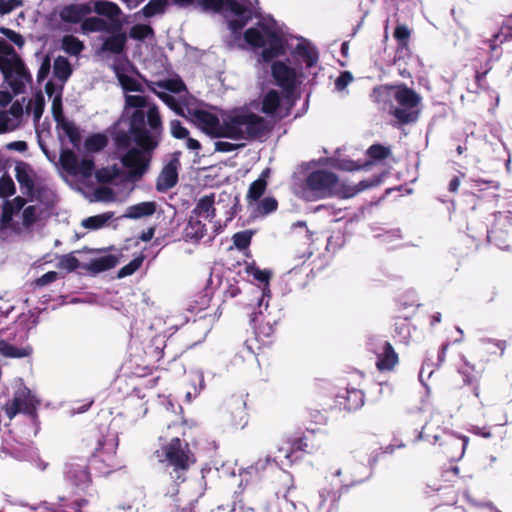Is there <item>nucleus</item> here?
Returning a JSON list of instances; mask_svg holds the SVG:
<instances>
[{
	"mask_svg": "<svg viewBox=\"0 0 512 512\" xmlns=\"http://www.w3.org/2000/svg\"><path fill=\"white\" fill-rule=\"evenodd\" d=\"M162 131L158 107L148 97L125 96V116L115 126L113 142L115 158L120 160L129 179L137 181L148 171Z\"/></svg>",
	"mask_w": 512,
	"mask_h": 512,
	"instance_id": "nucleus-1",
	"label": "nucleus"
},
{
	"mask_svg": "<svg viewBox=\"0 0 512 512\" xmlns=\"http://www.w3.org/2000/svg\"><path fill=\"white\" fill-rule=\"evenodd\" d=\"M372 98L383 110L389 109L400 124L413 123L418 119L417 106L421 97L405 85L377 87L373 90Z\"/></svg>",
	"mask_w": 512,
	"mask_h": 512,
	"instance_id": "nucleus-2",
	"label": "nucleus"
},
{
	"mask_svg": "<svg viewBox=\"0 0 512 512\" xmlns=\"http://www.w3.org/2000/svg\"><path fill=\"white\" fill-rule=\"evenodd\" d=\"M226 138L253 140L262 137L268 124L265 118L248 109H236L225 116Z\"/></svg>",
	"mask_w": 512,
	"mask_h": 512,
	"instance_id": "nucleus-3",
	"label": "nucleus"
},
{
	"mask_svg": "<svg viewBox=\"0 0 512 512\" xmlns=\"http://www.w3.org/2000/svg\"><path fill=\"white\" fill-rule=\"evenodd\" d=\"M441 413L434 410L431 413V418L423 426L422 431L419 432L417 440L429 441L431 444L439 443V445H446L444 452L452 459H461L465 453L468 444L466 436L457 437L446 429L441 428Z\"/></svg>",
	"mask_w": 512,
	"mask_h": 512,
	"instance_id": "nucleus-4",
	"label": "nucleus"
},
{
	"mask_svg": "<svg viewBox=\"0 0 512 512\" xmlns=\"http://www.w3.org/2000/svg\"><path fill=\"white\" fill-rule=\"evenodd\" d=\"M196 2L204 11L218 12L231 17L228 25L234 33L241 30L253 17L255 5L258 4V0H249L247 3L242 0H196Z\"/></svg>",
	"mask_w": 512,
	"mask_h": 512,
	"instance_id": "nucleus-5",
	"label": "nucleus"
},
{
	"mask_svg": "<svg viewBox=\"0 0 512 512\" xmlns=\"http://www.w3.org/2000/svg\"><path fill=\"white\" fill-rule=\"evenodd\" d=\"M245 42L253 48H262L259 61L269 63L273 59L285 54L286 42L276 31L262 24L250 27L244 33Z\"/></svg>",
	"mask_w": 512,
	"mask_h": 512,
	"instance_id": "nucleus-6",
	"label": "nucleus"
},
{
	"mask_svg": "<svg viewBox=\"0 0 512 512\" xmlns=\"http://www.w3.org/2000/svg\"><path fill=\"white\" fill-rule=\"evenodd\" d=\"M5 44L0 40V71L4 80L8 83L15 94L25 91L26 85L32 81V76L23 61L13 52L3 55Z\"/></svg>",
	"mask_w": 512,
	"mask_h": 512,
	"instance_id": "nucleus-7",
	"label": "nucleus"
},
{
	"mask_svg": "<svg viewBox=\"0 0 512 512\" xmlns=\"http://www.w3.org/2000/svg\"><path fill=\"white\" fill-rule=\"evenodd\" d=\"M164 453L166 460L173 467V471L170 472L171 479L184 481V472L190 463L194 462L188 444L175 437L164 448Z\"/></svg>",
	"mask_w": 512,
	"mask_h": 512,
	"instance_id": "nucleus-8",
	"label": "nucleus"
},
{
	"mask_svg": "<svg viewBox=\"0 0 512 512\" xmlns=\"http://www.w3.org/2000/svg\"><path fill=\"white\" fill-rule=\"evenodd\" d=\"M280 320V311H269L268 295L265 290L261 292V298L257 302V311L251 314V323L254 326L257 337L269 338L274 333V326Z\"/></svg>",
	"mask_w": 512,
	"mask_h": 512,
	"instance_id": "nucleus-9",
	"label": "nucleus"
},
{
	"mask_svg": "<svg viewBox=\"0 0 512 512\" xmlns=\"http://www.w3.org/2000/svg\"><path fill=\"white\" fill-rule=\"evenodd\" d=\"M117 446L118 439L115 434L108 435L99 441V447L96 449L91 463L100 474L106 476L121 467L115 455Z\"/></svg>",
	"mask_w": 512,
	"mask_h": 512,
	"instance_id": "nucleus-10",
	"label": "nucleus"
},
{
	"mask_svg": "<svg viewBox=\"0 0 512 512\" xmlns=\"http://www.w3.org/2000/svg\"><path fill=\"white\" fill-rule=\"evenodd\" d=\"M64 478L67 486L75 494H89L91 478L84 459H72L65 464Z\"/></svg>",
	"mask_w": 512,
	"mask_h": 512,
	"instance_id": "nucleus-11",
	"label": "nucleus"
},
{
	"mask_svg": "<svg viewBox=\"0 0 512 512\" xmlns=\"http://www.w3.org/2000/svg\"><path fill=\"white\" fill-rule=\"evenodd\" d=\"M338 177L328 170H315L311 172L306 180V188L319 198L332 196L337 189Z\"/></svg>",
	"mask_w": 512,
	"mask_h": 512,
	"instance_id": "nucleus-12",
	"label": "nucleus"
},
{
	"mask_svg": "<svg viewBox=\"0 0 512 512\" xmlns=\"http://www.w3.org/2000/svg\"><path fill=\"white\" fill-rule=\"evenodd\" d=\"M278 478L284 486V490H278L275 498L269 500L264 506V512H294L296 504L288 499L290 490L294 488L293 477L287 471L280 469Z\"/></svg>",
	"mask_w": 512,
	"mask_h": 512,
	"instance_id": "nucleus-13",
	"label": "nucleus"
},
{
	"mask_svg": "<svg viewBox=\"0 0 512 512\" xmlns=\"http://www.w3.org/2000/svg\"><path fill=\"white\" fill-rule=\"evenodd\" d=\"M60 162L68 174L79 177L84 182L90 180L95 172V163L92 158L79 159L72 150L63 151Z\"/></svg>",
	"mask_w": 512,
	"mask_h": 512,
	"instance_id": "nucleus-14",
	"label": "nucleus"
},
{
	"mask_svg": "<svg viewBox=\"0 0 512 512\" xmlns=\"http://www.w3.org/2000/svg\"><path fill=\"white\" fill-rule=\"evenodd\" d=\"M488 239L500 249L512 247V213L498 212L492 228L487 232Z\"/></svg>",
	"mask_w": 512,
	"mask_h": 512,
	"instance_id": "nucleus-15",
	"label": "nucleus"
},
{
	"mask_svg": "<svg viewBox=\"0 0 512 512\" xmlns=\"http://www.w3.org/2000/svg\"><path fill=\"white\" fill-rule=\"evenodd\" d=\"M37 404L38 401L31 391L27 387L21 386L15 392L13 400L5 405L4 411L10 420L18 413L32 416L36 411Z\"/></svg>",
	"mask_w": 512,
	"mask_h": 512,
	"instance_id": "nucleus-16",
	"label": "nucleus"
},
{
	"mask_svg": "<svg viewBox=\"0 0 512 512\" xmlns=\"http://www.w3.org/2000/svg\"><path fill=\"white\" fill-rule=\"evenodd\" d=\"M149 89L155 93L170 109L179 113L181 107L178 101L175 99L171 93H179L185 89L184 82L177 79H166L158 82H152L149 85Z\"/></svg>",
	"mask_w": 512,
	"mask_h": 512,
	"instance_id": "nucleus-17",
	"label": "nucleus"
},
{
	"mask_svg": "<svg viewBox=\"0 0 512 512\" xmlns=\"http://www.w3.org/2000/svg\"><path fill=\"white\" fill-rule=\"evenodd\" d=\"M94 11L98 15L109 18V32H119L122 30L125 21L121 19L122 10L116 3L106 0H97L94 2Z\"/></svg>",
	"mask_w": 512,
	"mask_h": 512,
	"instance_id": "nucleus-18",
	"label": "nucleus"
},
{
	"mask_svg": "<svg viewBox=\"0 0 512 512\" xmlns=\"http://www.w3.org/2000/svg\"><path fill=\"white\" fill-rule=\"evenodd\" d=\"M195 123L213 137H225V117L221 123L217 116L204 110H196L193 114Z\"/></svg>",
	"mask_w": 512,
	"mask_h": 512,
	"instance_id": "nucleus-19",
	"label": "nucleus"
},
{
	"mask_svg": "<svg viewBox=\"0 0 512 512\" xmlns=\"http://www.w3.org/2000/svg\"><path fill=\"white\" fill-rule=\"evenodd\" d=\"M272 76L277 85L285 90L288 97H291L298 84L295 70L284 62L277 61L272 65Z\"/></svg>",
	"mask_w": 512,
	"mask_h": 512,
	"instance_id": "nucleus-20",
	"label": "nucleus"
},
{
	"mask_svg": "<svg viewBox=\"0 0 512 512\" xmlns=\"http://www.w3.org/2000/svg\"><path fill=\"white\" fill-rule=\"evenodd\" d=\"M371 350L376 353V367L381 372L392 371L399 362L398 354L388 341L382 343L381 350L376 349L372 344Z\"/></svg>",
	"mask_w": 512,
	"mask_h": 512,
	"instance_id": "nucleus-21",
	"label": "nucleus"
},
{
	"mask_svg": "<svg viewBox=\"0 0 512 512\" xmlns=\"http://www.w3.org/2000/svg\"><path fill=\"white\" fill-rule=\"evenodd\" d=\"M91 12L92 8L88 3L70 4L60 11V18L67 23H82Z\"/></svg>",
	"mask_w": 512,
	"mask_h": 512,
	"instance_id": "nucleus-22",
	"label": "nucleus"
},
{
	"mask_svg": "<svg viewBox=\"0 0 512 512\" xmlns=\"http://www.w3.org/2000/svg\"><path fill=\"white\" fill-rule=\"evenodd\" d=\"M177 164V160L170 161L163 168L156 183V188L158 191L165 192L176 185L178 181Z\"/></svg>",
	"mask_w": 512,
	"mask_h": 512,
	"instance_id": "nucleus-23",
	"label": "nucleus"
},
{
	"mask_svg": "<svg viewBox=\"0 0 512 512\" xmlns=\"http://www.w3.org/2000/svg\"><path fill=\"white\" fill-rule=\"evenodd\" d=\"M112 35L106 38L101 47L100 51L102 52H110L113 54H120L123 52L126 42H127V35L125 32L119 31V32H111Z\"/></svg>",
	"mask_w": 512,
	"mask_h": 512,
	"instance_id": "nucleus-24",
	"label": "nucleus"
},
{
	"mask_svg": "<svg viewBox=\"0 0 512 512\" xmlns=\"http://www.w3.org/2000/svg\"><path fill=\"white\" fill-rule=\"evenodd\" d=\"M156 209L157 204L154 201L141 202L127 207L124 217L128 219H140L153 215Z\"/></svg>",
	"mask_w": 512,
	"mask_h": 512,
	"instance_id": "nucleus-25",
	"label": "nucleus"
},
{
	"mask_svg": "<svg viewBox=\"0 0 512 512\" xmlns=\"http://www.w3.org/2000/svg\"><path fill=\"white\" fill-rule=\"evenodd\" d=\"M295 51L305 62L307 68L316 65L318 61V51L309 41L302 39L296 45Z\"/></svg>",
	"mask_w": 512,
	"mask_h": 512,
	"instance_id": "nucleus-26",
	"label": "nucleus"
},
{
	"mask_svg": "<svg viewBox=\"0 0 512 512\" xmlns=\"http://www.w3.org/2000/svg\"><path fill=\"white\" fill-rule=\"evenodd\" d=\"M230 424L235 428H244L247 424V414L245 411V402L236 399L230 404Z\"/></svg>",
	"mask_w": 512,
	"mask_h": 512,
	"instance_id": "nucleus-27",
	"label": "nucleus"
},
{
	"mask_svg": "<svg viewBox=\"0 0 512 512\" xmlns=\"http://www.w3.org/2000/svg\"><path fill=\"white\" fill-rule=\"evenodd\" d=\"M117 264V258L114 255H105L99 258L91 259L83 267L84 269L96 274L114 268Z\"/></svg>",
	"mask_w": 512,
	"mask_h": 512,
	"instance_id": "nucleus-28",
	"label": "nucleus"
},
{
	"mask_svg": "<svg viewBox=\"0 0 512 512\" xmlns=\"http://www.w3.org/2000/svg\"><path fill=\"white\" fill-rule=\"evenodd\" d=\"M214 203V193L204 195L198 200L196 207L193 210V213L196 214L197 216H201L206 219L212 220L215 217Z\"/></svg>",
	"mask_w": 512,
	"mask_h": 512,
	"instance_id": "nucleus-29",
	"label": "nucleus"
},
{
	"mask_svg": "<svg viewBox=\"0 0 512 512\" xmlns=\"http://www.w3.org/2000/svg\"><path fill=\"white\" fill-rule=\"evenodd\" d=\"M33 349L30 346L17 347L6 340H0V354L6 358L20 359L32 354Z\"/></svg>",
	"mask_w": 512,
	"mask_h": 512,
	"instance_id": "nucleus-30",
	"label": "nucleus"
},
{
	"mask_svg": "<svg viewBox=\"0 0 512 512\" xmlns=\"http://www.w3.org/2000/svg\"><path fill=\"white\" fill-rule=\"evenodd\" d=\"M346 395L343 397L345 402H341L344 408L348 411H355L364 405V393L358 389L346 390Z\"/></svg>",
	"mask_w": 512,
	"mask_h": 512,
	"instance_id": "nucleus-31",
	"label": "nucleus"
},
{
	"mask_svg": "<svg viewBox=\"0 0 512 512\" xmlns=\"http://www.w3.org/2000/svg\"><path fill=\"white\" fill-rule=\"evenodd\" d=\"M206 234V226L198 219L190 218L186 228L185 237L189 240L199 241Z\"/></svg>",
	"mask_w": 512,
	"mask_h": 512,
	"instance_id": "nucleus-32",
	"label": "nucleus"
},
{
	"mask_svg": "<svg viewBox=\"0 0 512 512\" xmlns=\"http://www.w3.org/2000/svg\"><path fill=\"white\" fill-rule=\"evenodd\" d=\"M61 48L71 56H78L85 48L84 43L74 35H65L61 40Z\"/></svg>",
	"mask_w": 512,
	"mask_h": 512,
	"instance_id": "nucleus-33",
	"label": "nucleus"
},
{
	"mask_svg": "<svg viewBox=\"0 0 512 512\" xmlns=\"http://www.w3.org/2000/svg\"><path fill=\"white\" fill-rule=\"evenodd\" d=\"M281 102L279 92L271 90L267 92L262 99L261 111L266 115H272L276 112Z\"/></svg>",
	"mask_w": 512,
	"mask_h": 512,
	"instance_id": "nucleus-34",
	"label": "nucleus"
},
{
	"mask_svg": "<svg viewBox=\"0 0 512 512\" xmlns=\"http://www.w3.org/2000/svg\"><path fill=\"white\" fill-rule=\"evenodd\" d=\"M95 177L99 183H110L117 178H120L123 171L117 165L101 168L94 172Z\"/></svg>",
	"mask_w": 512,
	"mask_h": 512,
	"instance_id": "nucleus-35",
	"label": "nucleus"
},
{
	"mask_svg": "<svg viewBox=\"0 0 512 512\" xmlns=\"http://www.w3.org/2000/svg\"><path fill=\"white\" fill-rule=\"evenodd\" d=\"M81 29L83 33H91V32H109L108 23L99 17H90L84 18Z\"/></svg>",
	"mask_w": 512,
	"mask_h": 512,
	"instance_id": "nucleus-36",
	"label": "nucleus"
},
{
	"mask_svg": "<svg viewBox=\"0 0 512 512\" xmlns=\"http://www.w3.org/2000/svg\"><path fill=\"white\" fill-rule=\"evenodd\" d=\"M512 38V14L509 15L503 22L501 32L495 34L493 39L490 40V48L495 50L500 44H502L507 38Z\"/></svg>",
	"mask_w": 512,
	"mask_h": 512,
	"instance_id": "nucleus-37",
	"label": "nucleus"
},
{
	"mask_svg": "<svg viewBox=\"0 0 512 512\" xmlns=\"http://www.w3.org/2000/svg\"><path fill=\"white\" fill-rule=\"evenodd\" d=\"M113 214L110 212L91 216L82 220L81 225L89 230H96L103 227L111 218Z\"/></svg>",
	"mask_w": 512,
	"mask_h": 512,
	"instance_id": "nucleus-38",
	"label": "nucleus"
},
{
	"mask_svg": "<svg viewBox=\"0 0 512 512\" xmlns=\"http://www.w3.org/2000/svg\"><path fill=\"white\" fill-rule=\"evenodd\" d=\"M167 0H150L141 10L142 14L149 18L165 12L168 7Z\"/></svg>",
	"mask_w": 512,
	"mask_h": 512,
	"instance_id": "nucleus-39",
	"label": "nucleus"
},
{
	"mask_svg": "<svg viewBox=\"0 0 512 512\" xmlns=\"http://www.w3.org/2000/svg\"><path fill=\"white\" fill-rule=\"evenodd\" d=\"M294 451L295 448L293 446V443L291 445L287 443L284 446L279 447L277 455L273 458V462H275L276 466L291 464L294 461Z\"/></svg>",
	"mask_w": 512,
	"mask_h": 512,
	"instance_id": "nucleus-40",
	"label": "nucleus"
},
{
	"mask_svg": "<svg viewBox=\"0 0 512 512\" xmlns=\"http://www.w3.org/2000/svg\"><path fill=\"white\" fill-rule=\"evenodd\" d=\"M107 145V138L105 135L97 133L89 136L85 140V149L89 152H99Z\"/></svg>",
	"mask_w": 512,
	"mask_h": 512,
	"instance_id": "nucleus-41",
	"label": "nucleus"
},
{
	"mask_svg": "<svg viewBox=\"0 0 512 512\" xmlns=\"http://www.w3.org/2000/svg\"><path fill=\"white\" fill-rule=\"evenodd\" d=\"M320 498V506H324L326 504L330 505V509L328 512H332V508L337 505L340 495L338 491L332 488H323L319 491Z\"/></svg>",
	"mask_w": 512,
	"mask_h": 512,
	"instance_id": "nucleus-42",
	"label": "nucleus"
},
{
	"mask_svg": "<svg viewBox=\"0 0 512 512\" xmlns=\"http://www.w3.org/2000/svg\"><path fill=\"white\" fill-rule=\"evenodd\" d=\"M251 274L253 275V277L256 280H258L259 282L264 284V288H262V289L258 288L256 290L258 299L261 298V292L265 290V293L268 295V300H269L270 299V290L268 289V281L270 278L269 272L266 270H261L257 267H252Z\"/></svg>",
	"mask_w": 512,
	"mask_h": 512,
	"instance_id": "nucleus-43",
	"label": "nucleus"
},
{
	"mask_svg": "<svg viewBox=\"0 0 512 512\" xmlns=\"http://www.w3.org/2000/svg\"><path fill=\"white\" fill-rule=\"evenodd\" d=\"M54 72L60 80H67L72 73L68 60L63 57L55 59Z\"/></svg>",
	"mask_w": 512,
	"mask_h": 512,
	"instance_id": "nucleus-44",
	"label": "nucleus"
},
{
	"mask_svg": "<svg viewBox=\"0 0 512 512\" xmlns=\"http://www.w3.org/2000/svg\"><path fill=\"white\" fill-rule=\"evenodd\" d=\"M45 108V99L42 94L36 95L33 102H29L27 106V110H31L34 118V122L37 123L44 112Z\"/></svg>",
	"mask_w": 512,
	"mask_h": 512,
	"instance_id": "nucleus-45",
	"label": "nucleus"
},
{
	"mask_svg": "<svg viewBox=\"0 0 512 512\" xmlns=\"http://www.w3.org/2000/svg\"><path fill=\"white\" fill-rule=\"evenodd\" d=\"M252 236H253L252 230H244V231L235 233L232 237V240H233L235 247L238 250H244L250 245Z\"/></svg>",
	"mask_w": 512,
	"mask_h": 512,
	"instance_id": "nucleus-46",
	"label": "nucleus"
},
{
	"mask_svg": "<svg viewBox=\"0 0 512 512\" xmlns=\"http://www.w3.org/2000/svg\"><path fill=\"white\" fill-rule=\"evenodd\" d=\"M274 466H276V465H275V462H273V458H271L270 456H266L263 459H259L254 465L248 467L245 470V473L248 475H252V474L258 475V474L264 472L268 467L272 468Z\"/></svg>",
	"mask_w": 512,
	"mask_h": 512,
	"instance_id": "nucleus-47",
	"label": "nucleus"
},
{
	"mask_svg": "<svg viewBox=\"0 0 512 512\" xmlns=\"http://www.w3.org/2000/svg\"><path fill=\"white\" fill-rule=\"evenodd\" d=\"M144 261V256L139 255L132 259L127 265L123 266L117 274L118 278H124L127 276L132 275L134 272H136L142 265Z\"/></svg>",
	"mask_w": 512,
	"mask_h": 512,
	"instance_id": "nucleus-48",
	"label": "nucleus"
},
{
	"mask_svg": "<svg viewBox=\"0 0 512 512\" xmlns=\"http://www.w3.org/2000/svg\"><path fill=\"white\" fill-rule=\"evenodd\" d=\"M266 185V180L263 178H258L252 182L248 190L247 198L257 201L265 192Z\"/></svg>",
	"mask_w": 512,
	"mask_h": 512,
	"instance_id": "nucleus-49",
	"label": "nucleus"
},
{
	"mask_svg": "<svg viewBox=\"0 0 512 512\" xmlns=\"http://www.w3.org/2000/svg\"><path fill=\"white\" fill-rule=\"evenodd\" d=\"M278 203L273 197L262 199L257 205V215L266 216L277 209Z\"/></svg>",
	"mask_w": 512,
	"mask_h": 512,
	"instance_id": "nucleus-50",
	"label": "nucleus"
},
{
	"mask_svg": "<svg viewBox=\"0 0 512 512\" xmlns=\"http://www.w3.org/2000/svg\"><path fill=\"white\" fill-rule=\"evenodd\" d=\"M150 35H153V29L144 24H136L132 26L129 32V36L135 40H144Z\"/></svg>",
	"mask_w": 512,
	"mask_h": 512,
	"instance_id": "nucleus-51",
	"label": "nucleus"
},
{
	"mask_svg": "<svg viewBox=\"0 0 512 512\" xmlns=\"http://www.w3.org/2000/svg\"><path fill=\"white\" fill-rule=\"evenodd\" d=\"M21 460H25V461H29L30 463H32L37 469H39L40 471H44L46 470V468L48 467V463L46 461H44L36 451H34L33 449H30L25 455H23L21 458Z\"/></svg>",
	"mask_w": 512,
	"mask_h": 512,
	"instance_id": "nucleus-52",
	"label": "nucleus"
},
{
	"mask_svg": "<svg viewBox=\"0 0 512 512\" xmlns=\"http://www.w3.org/2000/svg\"><path fill=\"white\" fill-rule=\"evenodd\" d=\"M114 193L113 191L105 186L97 187L93 191V199L94 201L99 202H111L114 200Z\"/></svg>",
	"mask_w": 512,
	"mask_h": 512,
	"instance_id": "nucleus-53",
	"label": "nucleus"
},
{
	"mask_svg": "<svg viewBox=\"0 0 512 512\" xmlns=\"http://www.w3.org/2000/svg\"><path fill=\"white\" fill-rule=\"evenodd\" d=\"M15 193V184L9 176L0 178V197L6 198Z\"/></svg>",
	"mask_w": 512,
	"mask_h": 512,
	"instance_id": "nucleus-54",
	"label": "nucleus"
},
{
	"mask_svg": "<svg viewBox=\"0 0 512 512\" xmlns=\"http://www.w3.org/2000/svg\"><path fill=\"white\" fill-rule=\"evenodd\" d=\"M390 153V150L380 144H374L369 147L367 154L370 158L375 160L385 159Z\"/></svg>",
	"mask_w": 512,
	"mask_h": 512,
	"instance_id": "nucleus-55",
	"label": "nucleus"
},
{
	"mask_svg": "<svg viewBox=\"0 0 512 512\" xmlns=\"http://www.w3.org/2000/svg\"><path fill=\"white\" fill-rule=\"evenodd\" d=\"M352 81V73L349 71H342L335 80V90L338 92H343Z\"/></svg>",
	"mask_w": 512,
	"mask_h": 512,
	"instance_id": "nucleus-56",
	"label": "nucleus"
},
{
	"mask_svg": "<svg viewBox=\"0 0 512 512\" xmlns=\"http://www.w3.org/2000/svg\"><path fill=\"white\" fill-rule=\"evenodd\" d=\"M51 110L55 122H60L65 118L63 115L62 97L60 94L53 97Z\"/></svg>",
	"mask_w": 512,
	"mask_h": 512,
	"instance_id": "nucleus-57",
	"label": "nucleus"
},
{
	"mask_svg": "<svg viewBox=\"0 0 512 512\" xmlns=\"http://www.w3.org/2000/svg\"><path fill=\"white\" fill-rule=\"evenodd\" d=\"M170 130L173 137L177 139H185L189 135V131L182 126L179 120H172L170 122Z\"/></svg>",
	"mask_w": 512,
	"mask_h": 512,
	"instance_id": "nucleus-58",
	"label": "nucleus"
},
{
	"mask_svg": "<svg viewBox=\"0 0 512 512\" xmlns=\"http://www.w3.org/2000/svg\"><path fill=\"white\" fill-rule=\"evenodd\" d=\"M293 446L295 450L304 451L306 453H313L316 450V447L313 444L309 443V437L303 436L294 440Z\"/></svg>",
	"mask_w": 512,
	"mask_h": 512,
	"instance_id": "nucleus-59",
	"label": "nucleus"
},
{
	"mask_svg": "<svg viewBox=\"0 0 512 512\" xmlns=\"http://www.w3.org/2000/svg\"><path fill=\"white\" fill-rule=\"evenodd\" d=\"M16 179L20 186H25L28 189L33 188V181L25 169L17 166L16 167Z\"/></svg>",
	"mask_w": 512,
	"mask_h": 512,
	"instance_id": "nucleus-60",
	"label": "nucleus"
},
{
	"mask_svg": "<svg viewBox=\"0 0 512 512\" xmlns=\"http://www.w3.org/2000/svg\"><path fill=\"white\" fill-rule=\"evenodd\" d=\"M59 265L68 271H74L79 267V261L72 255H64L60 258Z\"/></svg>",
	"mask_w": 512,
	"mask_h": 512,
	"instance_id": "nucleus-61",
	"label": "nucleus"
},
{
	"mask_svg": "<svg viewBox=\"0 0 512 512\" xmlns=\"http://www.w3.org/2000/svg\"><path fill=\"white\" fill-rule=\"evenodd\" d=\"M119 81L125 91H135V92L142 91L141 84L138 83L133 78L121 76V77H119Z\"/></svg>",
	"mask_w": 512,
	"mask_h": 512,
	"instance_id": "nucleus-62",
	"label": "nucleus"
},
{
	"mask_svg": "<svg viewBox=\"0 0 512 512\" xmlns=\"http://www.w3.org/2000/svg\"><path fill=\"white\" fill-rule=\"evenodd\" d=\"M394 37L401 43L406 44L410 37V30L406 25H398L394 31Z\"/></svg>",
	"mask_w": 512,
	"mask_h": 512,
	"instance_id": "nucleus-63",
	"label": "nucleus"
},
{
	"mask_svg": "<svg viewBox=\"0 0 512 512\" xmlns=\"http://www.w3.org/2000/svg\"><path fill=\"white\" fill-rule=\"evenodd\" d=\"M243 145L233 144L227 141L215 142V151L222 153H229L242 147Z\"/></svg>",
	"mask_w": 512,
	"mask_h": 512,
	"instance_id": "nucleus-64",
	"label": "nucleus"
}]
</instances>
